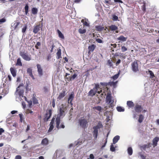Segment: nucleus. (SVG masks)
Returning <instances> with one entry per match:
<instances>
[{"label": "nucleus", "mask_w": 159, "mask_h": 159, "mask_svg": "<svg viewBox=\"0 0 159 159\" xmlns=\"http://www.w3.org/2000/svg\"><path fill=\"white\" fill-rule=\"evenodd\" d=\"M88 119L84 118V117H81L78 120V125L81 128L85 129L88 126L89 122Z\"/></svg>", "instance_id": "obj_1"}, {"label": "nucleus", "mask_w": 159, "mask_h": 159, "mask_svg": "<svg viewBox=\"0 0 159 159\" xmlns=\"http://www.w3.org/2000/svg\"><path fill=\"white\" fill-rule=\"evenodd\" d=\"M103 127V125L101 121L98 122L97 125L93 127V137L94 138V139L96 140L98 136V129H100V128H102Z\"/></svg>", "instance_id": "obj_2"}, {"label": "nucleus", "mask_w": 159, "mask_h": 159, "mask_svg": "<svg viewBox=\"0 0 159 159\" xmlns=\"http://www.w3.org/2000/svg\"><path fill=\"white\" fill-rule=\"evenodd\" d=\"M20 55L25 61H30L31 60V55H28L27 53L25 52L20 51Z\"/></svg>", "instance_id": "obj_3"}, {"label": "nucleus", "mask_w": 159, "mask_h": 159, "mask_svg": "<svg viewBox=\"0 0 159 159\" xmlns=\"http://www.w3.org/2000/svg\"><path fill=\"white\" fill-rule=\"evenodd\" d=\"M132 69L135 72H137L139 70V65L136 61H134L131 64Z\"/></svg>", "instance_id": "obj_4"}, {"label": "nucleus", "mask_w": 159, "mask_h": 159, "mask_svg": "<svg viewBox=\"0 0 159 159\" xmlns=\"http://www.w3.org/2000/svg\"><path fill=\"white\" fill-rule=\"evenodd\" d=\"M61 122V119L59 118H57L56 119V127L57 129L60 128L64 129L65 127V126L63 123H61L60 125L59 126Z\"/></svg>", "instance_id": "obj_5"}, {"label": "nucleus", "mask_w": 159, "mask_h": 159, "mask_svg": "<svg viewBox=\"0 0 159 159\" xmlns=\"http://www.w3.org/2000/svg\"><path fill=\"white\" fill-rule=\"evenodd\" d=\"M42 24L39 23L34 26L33 29V32L35 34H37L40 30V29L42 28Z\"/></svg>", "instance_id": "obj_6"}, {"label": "nucleus", "mask_w": 159, "mask_h": 159, "mask_svg": "<svg viewBox=\"0 0 159 159\" xmlns=\"http://www.w3.org/2000/svg\"><path fill=\"white\" fill-rule=\"evenodd\" d=\"M52 115V110L49 109L46 111V113L44 116V120L46 121H48Z\"/></svg>", "instance_id": "obj_7"}, {"label": "nucleus", "mask_w": 159, "mask_h": 159, "mask_svg": "<svg viewBox=\"0 0 159 159\" xmlns=\"http://www.w3.org/2000/svg\"><path fill=\"white\" fill-rule=\"evenodd\" d=\"M20 23V22L16 21L15 23H12L11 25V28L13 29V30L17 31L19 29L18 26Z\"/></svg>", "instance_id": "obj_8"}, {"label": "nucleus", "mask_w": 159, "mask_h": 159, "mask_svg": "<svg viewBox=\"0 0 159 159\" xmlns=\"http://www.w3.org/2000/svg\"><path fill=\"white\" fill-rule=\"evenodd\" d=\"M112 96L111 94L110 93H108L106 97V101L108 103H110V106L112 107V103H111L112 100Z\"/></svg>", "instance_id": "obj_9"}, {"label": "nucleus", "mask_w": 159, "mask_h": 159, "mask_svg": "<svg viewBox=\"0 0 159 159\" xmlns=\"http://www.w3.org/2000/svg\"><path fill=\"white\" fill-rule=\"evenodd\" d=\"M36 66L39 75L40 76H42L43 75V70L41 65L39 64H37Z\"/></svg>", "instance_id": "obj_10"}, {"label": "nucleus", "mask_w": 159, "mask_h": 159, "mask_svg": "<svg viewBox=\"0 0 159 159\" xmlns=\"http://www.w3.org/2000/svg\"><path fill=\"white\" fill-rule=\"evenodd\" d=\"M74 98V93L72 92L71 94L70 95L68 100V102L69 104H70L71 105H73V103L72 101Z\"/></svg>", "instance_id": "obj_11"}, {"label": "nucleus", "mask_w": 159, "mask_h": 159, "mask_svg": "<svg viewBox=\"0 0 159 159\" xmlns=\"http://www.w3.org/2000/svg\"><path fill=\"white\" fill-rule=\"evenodd\" d=\"M96 46L94 44H92L90 46H89L88 47V54L89 55L91 54V52H93L95 49Z\"/></svg>", "instance_id": "obj_12"}, {"label": "nucleus", "mask_w": 159, "mask_h": 159, "mask_svg": "<svg viewBox=\"0 0 159 159\" xmlns=\"http://www.w3.org/2000/svg\"><path fill=\"white\" fill-rule=\"evenodd\" d=\"M159 140V138L158 137H156L152 140V145L153 146V147H155L156 146L157 144V142Z\"/></svg>", "instance_id": "obj_13"}, {"label": "nucleus", "mask_w": 159, "mask_h": 159, "mask_svg": "<svg viewBox=\"0 0 159 159\" xmlns=\"http://www.w3.org/2000/svg\"><path fill=\"white\" fill-rule=\"evenodd\" d=\"M142 108L141 105H137L134 107V110L135 111L138 113L142 111Z\"/></svg>", "instance_id": "obj_14"}, {"label": "nucleus", "mask_w": 159, "mask_h": 159, "mask_svg": "<svg viewBox=\"0 0 159 159\" xmlns=\"http://www.w3.org/2000/svg\"><path fill=\"white\" fill-rule=\"evenodd\" d=\"M151 143H149L147 144H144L141 146L140 148L141 149H142L145 151L147 148H149L151 147Z\"/></svg>", "instance_id": "obj_15"}, {"label": "nucleus", "mask_w": 159, "mask_h": 159, "mask_svg": "<svg viewBox=\"0 0 159 159\" xmlns=\"http://www.w3.org/2000/svg\"><path fill=\"white\" fill-rule=\"evenodd\" d=\"M66 94V91L65 90H63L62 92L60 93L59 96L57 98V99L60 100L64 98Z\"/></svg>", "instance_id": "obj_16"}, {"label": "nucleus", "mask_w": 159, "mask_h": 159, "mask_svg": "<svg viewBox=\"0 0 159 159\" xmlns=\"http://www.w3.org/2000/svg\"><path fill=\"white\" fill-rule=\"evenodd\" d=\"M97 90H95L93 88L91 89L89 92V95L91 96H93L97 93Z\"/></svg>", "instance_id": "obj_17"}, {"label": "nucleus", "mask_w": 159, "mask_h": 159, "mask_svg": "<svg viewBox=\"0 0 159 159\" xmlns=\"http://www.w3.org/2000/svg\"><path fill=\"white\" fill-rule=\"evenodd\" d=\"M48 140L47 138H45L43 139L42 140L41 143L42 145L46 146L48 143Z\"/></svg>", "instance_id": "obj_18"}, {"label": "nucleus", "mask_w": 159, "mask_h": 159, "mask_svg": "<svg viewBox=\"0 0 159 159\" xmlns=\"http://www.w3.org/2000/svg\"><path fill=\"white\" fill-rule=\"evenodd\" d=\"M27 72L29 75L33 79H34V76L32 73V69L30 68H28L27 70Z\"/></svg>", "instance_id": "obj_19"}, {"label": "nucleus", "mask_w": 159, "mask_h": 159, "mask_svg": "<svg viewBox=\"0 0 159 159\" xmlns=\"http://www.w3.org/2000/svg\"><path fill=\"white\" fill-rule=\"evenodd\" d=\"M127 39V37H125L123 35H121L117 38V39L118 40L125 42L126 41Z\"/></svg>", "instance_id": "obj_20"}, {"label": "nucleus", "mask_w": 159, "mask_h": 159, "mask_svg": "<svg viewBox=\"0 0 159 159\" xmlns=\"http://www.w3.org/2000/svg\"><path fill=\"white\" fill-rule=\"evenodd\" d=\"M127 105L129 108H133L134 106L133 102L130 101H128L127 102Z\"/></svg>", "instance_id": "obj_21"}, {"label": "nucleus", "mask_w": 159, "mask_h": 159, "mask_svg": "<svg viewBox=\"0 0 159 159\" xmlns=\"http://www.w3.org/2000/svg\"><path fill=\"white\" fill-rule=\"evenodd\" d=\"M10 70L12 76L14 77H15L16 76V72L15 69L11 67L10 68Z\"/></svg>", "instance_id": "obj_22"}, {"label": "nucleus", "mask_w": 159, "mask_h": 159, "mask_svg": "<svg viewBox=\"0 0 159 159\" xmlns=\"http://www.w3.org/2000/svg\"><path fill=\"white\" fill-rule=\"evenodd\" d=\"M100 84H101V85H102V86H106L107 85H108L109 84L111 85H114L115 84V83L113 82H110L109 83L101 82V83H100Z\"/></svg>", "instance_id": "obj_23"}, {"label": "nucleus", "mask_w": 159, "mask_h": 159, "mask_svg": "<svg viewBox=\"0 0 159 159\" xmlns=\"http://www.w3.org/2000/svg\"><path fill=\"white\" fill-rule=\"evenodd\" d=\"M118 27L115 25H111L109 26V29L111 31H114L118 30Z\"/></svg>", "instance_id": "obj_24"}, {"label": "nucleus", "mask_w": 159, "mask_h": 159, "mask_svg": "<svg viewBox=\"0 0 159 159\" xmlns=\"http://www.w3.org/2000/svg\"><path fill=\"white\" fill-rule=\"evenodd\" d=\"M120 139V136L118 135H117L115 136L113 139V143L115 144L116 143L118 140Z\"/></svg>", "instance_id": "obj_25"}, {"label": "nucleus", "mask_w": 159, "mask_h": 159, "mask_svg": "<svg viewBox=\"0 0 159 159\" xmlns=\"http://www.w3.org/2000/svg\"><path fill=\"white\" fill-rule=\"evenodd\" d=\"M61 49H59L57 50V57L56 58L57 59H59L60 58H61Z\"/></svg>", "instance_id": "obj_26"}, {"label": "nucleus", "mask_w": 159, "mask_h": 159, "mask_svg": "<svg viewBox=\"0 0 159 159\" xmlns=\"http://www.w3.org/2000/svg\"><path fill=\"white\" fill-rule=\"evenodd\" d=\"M81 22L83 23V24L84 26H89V24L87 22V20L85 19H82Z\"/></svg>", "instance_id": "obj_27"}, {"label": "nucleus", "mask_w": 159, "mask_h": 159, "mask_svg": "<svg viewBox=\"0 0 159 159\" xmlns=\"http://www.w3.org/2000/svg\"><path fill=\"white\" fill-rule=\"evenodd\" d=\"M57 32L58 34L59 37L60 38L64 39V37L62 33L59 30H57Z\"/></svg>", "instance_id": "obj_28"}, {"label": "nucleus", "mask_w": 159, "mask_h": 159, "mask_svg": "<svg viewBox=\"0 0 159 159\" xmlns=\"http://www.w3.org/2000/svg\"><path fill=\"white\" fill-rule=\"evenodd\" d=\"M144 119V116L142 114H140L139 115L138 121L139 123H142Z\"/></svg>", "instance_id": "obj_29"}, {"label": "nucleus", "mask_w": 159, "mask_h": 159, "mask_svg": "<svg viewBox=\"0 0 159 159\" xmlns=\"http://www.w3.org/2000/svg\"><path fill=\"white\" fill-rule=\"evenodd\" d=\"M127 152L129 155H131L133 153V149L131 147L128 148L127 149Z\"/></svg>", "instance_id": "obj_30"}, {"label": "nucleus", "mask_w": 159, "mask_h": 159, "mask_svg": "<svg viewBox=\"0 0 159 159\" xmlns=\"http://www.w3.org/2000/svg\"><path fill=\"white\" fill-rule=\"evenodd\" d=\"M16 65L20 66H22V63L21 62V59L20 58H18L17 59Z\"/></svg>", "instance_id": "obj_31"}, {"label": "nucleus", "mask_w": 159, "mask_h": 159, "mask_svg": "<svg viewBox=\"0 0 159 159\" xmlns=\"http://www.w3.org/2000/svg\"><path fill=\"white\" fill-rule=\"evenodd\" d=\"M59 111L60 115L61 116H62L65 112L64 108L63 107L60 108Z\"/></svg>", "instance_id": "obj_32"}, {"label": "nucleus", "mask_w": 159, "mask_h": 159, "mask_svg": "<svg viewBox=\"0 0 159 159\" xmlns=\"http://www.w3.org/2000/svg\"><path fill=\"white\" fill-rule=\"evenodd\" d=\"M117 110L119 112H123L125 111V109L122 107L120 106H118L116 107Z\"/></svg>", "instance_id": "obj_33"}, {"label": "nucleus", "mask_w": 159, "mask_h": 159, "mask_svg": "<svg viewBox=\"0 0 159 159\" xmlns=\"http://www.w3.org/2000/svg\"><path fill=\"white\" fill-rule=\"evenodd\" d=\"M93 110H96L99 111H100L102 109V107L100 106L93 107Z\"/></svg>", "instance_id": "obj_34"}, {"label": "nucleus", "mask_w": 159, "mask_h": 159, "mask_svg": "<svg viewBox=\"0 0 159 159\" xmlns=\"http://www.w3.org/2000/svg\"><path fill=\"white\" fill-rule=\"evenodd\" d=\"M53 124L50 123L49 125L50 127L48 130V132L51 131L54 128V125Z\"/></svg>", "instance_id": "obj_35"}, {"label": "nucleus", "mask_w": 159, "mask_h": 159, "mask_svg": "<svg viewBox=\"0 0 159 159\" xmlns=\"http://www.w3.org/2000/svg\"><path fill=\"white\" fill-rule=\"evenodd\" d=\"M109 132H108L107 134V138L105 140V141L104 144H103V145H102L101 147V149H103L104 148V147H105V146L106 144V143L107 142V137L109 135Z\"/></svg>", "instance_id": "obj_36"}, {"label": "nucleus", "mask_w": 159, "mask_h": 159, "mask_svg": "<svg viewBox=\"0 0 159 159\" xmlns=\"http://www.w3.org/2000/svg\"><path fill=\"white\" fill-rule=\"evenodd\" d=\"M32 13L34 14H36L38 12V10L37 8H33L32 9Z\"/></svg>", "instance_id": "obj_37"}, {"label": "nucleus", "mask_w": 159, "mask_h": 159, "mask_svg": "<svg viewBox=\"0 0 159 159\" xmlns=\"http://www.w3.org/2000/svg\"><path fill=\"white\" fill-rule=\"evenodd\" d=\"M25 14L27 15L29 11V6L28 4H26L25 7Z\"/></svg>", "instance_id": "obj_38"}, {"label": "nucleus", "mask_w": 159, "mask_h": 159, "mask_svg": "<svg viewBox=\"0 0 159 159\" xmlns=\"http://www.w3.org/2000/svg\"><path fill=\"white\" fill-rule=\"evenodd\" d=\"M96 28L97 30L98 31H101L104 29L103 27H102L101 26H96Z\"/></svg>", "instance_id": "obj_39"}, {"label": "nucleus", "mask_w": 159, "mask_h": 159, "mask_svg": "<svg viewBox=\"0 0 159 159\" xmlns=\"http://www.w3.org/2000/svg\"><path fill=\"white\" fill-rule=\"evenodd\" d=\"M24 91L23 90H20L18 92L19 95L20 96V97H23V93H24Z\"/></svg>", "instance_id": "obj_40"}, {"label": "nucleus", "mask_w": 159, "mask_h": 159, "mask_svg": "<svg viewBox=\"0 0 159 159\" xmlns=\"http://www.w3.org/2000/svg\"><path fill=\"white\" fill-rule=\"evenodd\" d=\"M148 72L149 73L150 75V78H152L155 77V75L153 73V72L150 70H148Z\"/></svg>", "instance_id": "obj_41"}, {"label": "nucleus", "mask_w": 159, "mask_h": 159, "mask_svg": "<svg viewBox=\"0 0 159 159\" xmlns=\"http://www.w3.org/2000/svg\"><path fill=\"white\" fill-rule=\"evenodd\" d=\"M79 32L80 34H83L86 32V30L85 29H82L80 28L79 30Z\"/></svg>", "instance_id": "obj_42"}, {"label": "nucleus", "mask_w": 159, "mask_h": 159, "mask_svg": "<svg viewBox=\"0 0 159 159\" xmlns=\"http://www.w3.org/2000/svg\"><path fill=\"white\" fill-rule=\"evenodd\" d=\"M112 19L114 21H117L118 20V17L115 15H113L112 16Z\"/></svg>", "instance_id": "obj_43"}, {"label": "nucleus", "mask_w": 159, "mask_h": 159, "mask_svg": "<svg viewBox=\"0 0 159 159\" xmlns=\"http://www.w3.org/2000/svg\"><path fill=\"white\" fill-rule=\"evenodd\" d=\"M142 9L144 12H145L146 10L145 3H144L143 5L142 6Z\"/></svg>", "instance_id": "obj_44"}, {"label": "nucleus", "mask_w": 159, "mask_h": 159, "mask_svg": "<svg viewBox=\"0 0 159 159\" xmlns=\"http://www.w3.org/2000/svg\"><path fill=\"white\" fill-rule=\"evenodd\" d=\"M110 151H111V152H114L115 151V148L114 146L113 145V144H111L110 146Z\"/></svg>", "instance_id": "obj_45"}, {"label": "nucleus", "mask_w": 159, "mask_h": 159, "mask_svg": "<svg viewBox=\"0 0 159 159\" xmlns=\"http://www.w3.org/2000/svg\"><path fill=\"white\" fill-rule=\"evenodd\" d=\"M121 50L122 52H124L127 50V48L124 46H121Z\"/></svg>", "instance_id": "obj_46"}, {"label": "nucleus", "mask_w": 159, "mask_h": 159, "mask_svg": "<svg viewBox=\"0 0 159 159\" xmlns=\"http://www.w3.org/2000/svg\"><path fill=\"white\" fill-rule=\"evenodd\" d=\"M119 74H117L115 75H114L111 78L113 79L114 80H115L117 79L119 77Z\"/></svg>", "instance_id": "obj_47"}, {"label": "nucleus", "mask_w": 159, "mask_h": 159, "mask_svg": "<svg viewBox=\"0 0 159 159\" xmlns=\"http://www.w3.org/2000/svg\"><path fill=\"white\" fill-rule=\"evenodd\" d=\"M107 64L110 67L112 66H113V64L111 62V60H108Z\"/></svg>", "instance_id": "obj_48"}, {"label": "nucleus", "mask_w": 159, "mask_h": 159, "mask_svg": "<svg viewBox=\"0 0 159 159\" xmlns=\"http://www.w3.org/2000/svg\"><path fill=\"white\" fill-rule=\"evenodd\" d=\"M33 102L34 104H36L38 103V100L35 98H33Z\"/></svg>", "instance_id": "obj_49"}, {"label": "nucleus", "mask_w": 159, "mask_h": 159, "mask_svg": "<svg viewBox=\"0 0 159 159\" xmlns=\"http://www.w3.org/2000/svg\"><path fill=\"white\" fill-rule=\"evenodd\" d=\"M27 29V26L26 25L25 26L22 28V31L23 33H25Z\"/></svg>", "instance_id": "obj_50"}, {"label": "nucleus", "mask_w": 159, "mask_h": 159, "mask_svg": "<svg viewBox=\"0 0 159 159\" xmlns=\"http://www.w3.org/2000/svg\"><path fill=\"white\" fill-rule=\"evenodd\" d=\"M96 41L99 43H103V41L99 38L96 39Z\"/></svg>", "instance_id": "obj_51"}, {"label": "nucleus", "mask_w": 159, "mask_h": 159, "mask_svg": "<svg viewBox=\"0 0 159 159\" xmlns=\"http://www.w3.org/2000/svg\"><path fill=\"white\" fill-rule=\"evenodd\" d=\"M19 116L20 117V121L21 122H22V120H23V115L22 114H19Z\"/></svg>", "instance_id": "obj_52"}, {"label": "nucleus", "mask_w": 159, "mask_h": 159, "mask_svg": "<svg viewBox=\"0 0 159 159\" xmlns=\"http://www.w3.org/2000/svg\"><path fill=\"white\" fill-rule=\"evenodd\" d=\"M99 88V85L98 84H95V87L94 88V89L95 90H98V89Z\"/></svg>", "instance_id": "obj_53"}, {"label": "nucleus", "mask_w": 159, "mask_h": 159, "mask_svg": "<svg viewBox=\"0 0 159 159\" xmlns=\"http://www.w3.org/2000/svg\"><path fill=\"white\" fill-rule=\"evenodd\" d=\"M77 75L75 74L74 75H73L72 76H71L72 80H74L77 77Z\"/></svg>", "instance_id": "obj_54"}, {"label": "nucleus", "mask_w": 159, "mask_h": 159, "mask_svg": "<svg viewBox=\"0 0 159 159\" xmlns=\"http://www.w3.org/2000/svg\"><path fill=\"white\" fill-rule=\"evenodd\" d=\"M6 19L4 18H2L1 19H0V23H4L6 21Z\"/></svg>", "instance_id": "obj_55"}, {"label": "nucleus", "mask_w": 159, "mask_h": 159, "mask_svg": "<svg viewBox=\"0 0 159 159\" xmlns=\"http://www.w3.org/2000/svg\"><path fill=\"white\" fill-rule=\"evenodd\" d=\"M52 106L54 108L55 106V102L54 99H53L52 101Z\"/></svg>", "instance_id": "obj_56"}, {"label": "nucleus", "mask_w": 159, "mask_h": 159, "mask_svg": "<svg viewBox=\"0 0 159 159\" xmlns=\"http://www.w3.org/2000/svg\"><path fill=\"white\" fill-rule=\"evenodd\" d=\"M151 13L152 14L155 13L156 14L157 13V11L156 10V9H154V8L152 10V11H151Z\"/></svg>", "instance_id": "obj_57"}, {"label": "nucleus", "mask_w": 159, "mask_h": 159, "mask_svg": "<svg viewBox=\"0 0 159 159\" xmlns=\"http://www.w3.org/2000/svg\"><path fill=\"white\" fill-rule=\"evenodd\" d=\"M111 1L110 0H109L108 1L105 0L104 2L106 3H108L110 5H111Z\"/></svg>", "instance_id": "obj_58"}, {"label": "nucleus", "mask_w": 159, "mask_h": 159, "mask_svg": "<svg viewBox=\"0 0 159 159\" xmlns=\"http://www.w3.org/2000/svg\"><path fill=\"white\" fill-rule=\"evenodd\" d=\"M121 60L120 59H118L116 63V66H118L119 64L120 63Z\"/></svg>", "instance_id": "obj_59"}, {"label": "nucleus", "mask_w": 159, "mask_h": 159, "mask_svg": "<svg viewBox=\"0 0 159 159\" xmlns=\"http://www.w3.org/2000/svg\"><path fill=\"white\" fill-rule=\"evenodd\" d=\"M66 79L68 81H70L72 80L71 76H69L68 77H66Z\"/></svg>", "instance_id": "obj_60"}, {"label": "nucleus", "mask_w": 159, "mask_h": 159, "mask_svg": "<svg viewBox=\"0 0 159 159\" xmlns=\"http://www.w3.org/2000/svg\"><path fill=\"white\" fill-rule=\"evenodd\" d=\"M55 120V118L54 117H53L52 118L50 123L54 124V123Z\"/></svg>", "instance_id": "obj_61"}, {"label": "nucleus", "mask_w": 159, "mask_h": 159, "mask_svg": "<svg viewBox=\"0 0 159 159\" xmlns=\"http://www.w3.org/2000/svg\"><path fill=\"white\" fill-rule=\"evenodd\" d=\"M15 159H21V157L20 155H17L15 157Z\"/></svg>", "instance_id": "obj_62"}, {"label": "nucleus", "mask_w": 159, "mask_h": 159, "mask_svg": "<svg viewBox=\"0 0 159 159\" xmlns=\"http://www.w3.org/2000/svg\"><path fill=\"white\" fill-rule=\"evenodd\" d=\"M4 131V130L2 128H0V135L2 134V133Z\"/></svg>", "instance_id": "obj_63"}, {"label": "nucleus", "mask_w": 159, "mask_h": 159, "mask_svg": "<svg viewBox=\"0 0 159 159\" xmlns=\"http://www.w3.org/2000/svg\"><path fill=\"white\" fill-rule=\"evenodd\" d=\"M89 157L91 159H93L94 157L93 154H91L89 155Z\"/></svg>", "instance_id": "obj_64"}]
</instances>
